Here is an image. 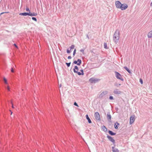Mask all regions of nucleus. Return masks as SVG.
<instances>
[{
    "label": "nucleus",
    "instance_id": "nucleus-35",
    "mask_svg": "<svg viewBox=\"0 0 152 152\" xmlns=\"http://www.w3.org/2000/svg\"><path fill=\"white\" fill-rule=\"evenodd\" d=\"M9 13V12H3L1 13L0 14V15H1L2 14H4V13Z\"/></svg>",
    "mask_w": 152,
    "mask_h": 152
},
{
    "label": "nucleus",
    "instance_id": "nucleus-19",
    "mask_svg": "<svg viewBox=\"0 0 152 152\" xmlns=\"http://www.w3.org/2000/svg\"><path fill=\"white\" fill-rule=\"evenodd\" d=\"M108 132L109 133V134L111 135H115V133H113V132L111 131H108Z\"/></svg>",
    "mask_w": 152,
    "mask_h": 152
},
{
    "label": "nucleus",
    "instance_id": "nucleus-23",
    "mask_svg": "<svg viewBox=\"0 0 152 152\" xmlns=\"http://www.w3.org/2000/svg\"><path fill=\"white\" fill-rule=\"evenodd\" d=\"M107 118L108 120H110L111 119V116L110 114H107Z\"/></svg>",
    "mask_w": 152,
    "mask_h": 152
},
{
    "label": "nucleus",
    "instance_id": "nucleus-16",
    "mask_svg": "<svg viewBox=\"0 0 152 152\" xmlns=\"http://www.w3.org/2000/svg\"><path fill=\"white\" fill-rule=\"evenodd\" d=\"M86 119L88 120V123H91V121L90 119V118H89V117H88V115H86Z\"/></svg>",
    "mask_w": 152,
    "mask_h": 152
},
{
    "label": "nucleus",
    "instance_id": "nucleus-18",
    "mask_svg": "<svg viewBox=\"0 0 152 152\" xmlns=\"http://www.w3.org/2000/svg\"><path fill=\"white\" fill-rule=\"evenodd\" d=\"M102 128L104 132L107 131V129L104 126H102Z\"/></svg>",
    "mask_w": 152,
    "mask_h": 152
},
{
    "label": "nucleus",
    "instance_id": "nucleus-7",
    "mask_svg": "<svg viewBox=\"0 0 152 152\" xmlns=\"http://www.w3.org/2000/svg\"><path fill=\"white\" fill-rule=\"evenodd\" d=\"M122 4L119 1H117L115 2V5L116 7L117 8L119 9Z\"/></svg>",
    "mask_w": 152,
    "mask_h": 152
},
{
    "label": "nucleus",
    "instance_id": "nucleus-40",
    "mask_svg": "<svg viewBox=\"0 0 152 152\" xmlns=\"http://www.w3.org/2000/svg\"><path fill=\"white\" fill-rule=\"evenodd\" d=\"M150 5H151V6L152 7V1Z\"/></svg>",
    "mask_w": 152,
    "mask_h": 152
},
{
    "label": "nucleus",
    "instance_id": "nucleus-12",
    "mask_svg": "<svg viewBox=\"0 0 152 152\" xmlns=\"http://www.w3.org/2000/svg\"><path fill=\"white\" fill-rule=\"evenodd\" d=\"M114 93L116 94H119L121 93V92L119 91L118 89H116L114 90Z\"/></svg>",
    "mask_w": 152,
    "mask_h": 152
},
{
    "label": "nucleus",
    "instance_id": "nucleus-24",
    "mask_svg": "<svg viewBox=\"0 0 152 152\" xmlns=\"http://www.w3.org/2000/svg\"><path fill=\"white\" fill-rule=\"evenodd\" d=\"M75 46L74 45H71V46L70 47V49H73L74 48Z\"/></svg>",
    "mask_w": 152,
    "mask_h": 152
},
{
    "label": "nucleus",
    "instance_id": "nucleus-5",
    "mask_svg": "<svg viewBox=\"0 0 152 152\" xmlns=\"http://www.w3.org/2000/svg\"><path fill=\"white\" fill-rule=\"evenodd\" d=\"M115 74L116 77L117 79H120L122 81L123 80V79L122 77V76L120 74L117 72H115Z\"/></svg>",
    "mask_w": 152,
    "mask_h": 152
},
{
    "label": "nucleus",
    "instance_id": "nucleus-41",
    "mask_svg": "<svg viewBox=\"0 0 152 152\" xmlns=\"http://www.w3.org/2000/svg\"><path fill=\"white\" fill-rule=\"evenodd\" d=\"M59 86H60V87L61 86V84H60V85H59Z\"/></svg>",
    "mask_w": 152,
    "mask_h": 152
},
{
    "label": "nucleus",
    "instance_id": "nucleus-13",
    "mask_svg": "<svg viewBox=\"0 0 152 152\" xmlns=\"http://www.w3.org/2000/svg\"><path fill=\"white\" fill-rule=\"evenodd\" d=\"M78 67L77 66H75V68L74 69V72L77 73V72H78Z\"/></svg>",
    "mask_w": 152,
    "mask_h": 152
},
{
    "label": "nucleus",
    "instance_id": "nucleus-2",
    "mask_svg": "<svg viewBox=\"0 0 152 152\" xmlns=\"http://www.w3.org/2000/svg\"><path fill=\"white\" fill-rule=\"evenodd\" d=\"M37 13H32L31 12H29L28 13H20L19 14L20 15H23L26 16L27 15H29L30 16H35L37 15Z\"/></svg>",
    "mask_w": 152,
    "mask_h": 152
},
{
    "label": "nucleus",
    "instance_id": "nucleus-14",
    "mask_svg": "<svg viewBox=\"0 0 152 152\" xmlns=\"http://www.w3.org/2000/svg\"><path fill=\"white\" fill-rule=\"evenodd\" d=\"M119 123H118V122H116L115 123V125H114V127L115 128L117 129L118 128V126H119Z\"/></svg>",
    "mask_w": 152,
    "mask_h": 152
},
{
    "label": "nucleus",
    "instance_id": "nucleus-3",
    "mask_svg": "<svg viewBox=\"0 0 152 152\" xmlns=\"http://www.w3.org/2000/svg\"><path fill=\"white\" fill-rule=\"evenodd\" d=\"M100 80L99 79L92 77L89 79V81L91 83H95Z\"/></svg>",
    "mask_w": 152,
    "mask_h": 152
},
{
    "label": "nucleus",
    "instance_id": "nucleus-34",
    "mask_svg": "<svg viewBox=\"0 0 152 152\" xmlns=\"http://www.w3.org/2000/svg\"><path fill=\"white\" fill-rule=\"evenodd\" d=\"M11 104H12V107L13 108H14V107L13 106V103L12 102H11Z\"/></svg>",
    "mask_w": 152,
    "mask_h": 152
},
{
    "label": "nucleus",
    "instance_id": "nucleus-21",
    "mask_svg": "<svg viewBox=\"0 0 152 152\" xmlns=\"http://www.w3.org/2000/svg\"><path fill=\"white\" fill-rule=\"evenodd\" d=\"M124 68L129 73H131V72L127 67L125 66Z\"/></svg>",
    "mask_w": 152,
    "mask_h": 152
},
{
    "label": "nucleus",
    "instance_id": "nucleus-17",
    "mask_svg": "<svg viewBox=\"0 0 152 152\" xmlns=\"http://www.w3.org/2000/svg\"><path fill=\"white\" fill-rule=\"evenodd\" d=\"M80 71L81 72V73H80V72H77L78 75H83L84 74L83 70V69H81V70Z\"/></svg>",
    "mask_w": 152,
    "mask_h": 152
},
{
    "label": "nucleus",
    "instance_id": "nucleus-4",
    "mask_svg": "<svg viewBox=\"0 0 152 152\" xmlns=\"http://www.w3.org/2000/svg\"><path fill=\"white\" fill-rule=\"evenodd\" d=\"M128 7V5L126 4H122L120 7V9L122 10H124L126 9Z\"/></svg>",
    "mask_w": 152,
    "mask_h": 152
},
{
    "label": "nucleus",
    "instance_id": "nucleus-26",
    "mask_svg": "<svg viewBox=\"0 0 152 152\" xmlns=\"http://www.w3.org/2000/svg\"><path fill=\"white\" fill-rule=\"evenodd\" d=\"M26 10L27 11H28V12H30V10L29 9V8H28V7H27L26 9Z\"/></svg>",
    "mask_w": 152,
    "mask_h": 152
},
{
    "label": "nucleus",
    "instance_id": "nucleus-30",
    "mask_svg": "<svg viewBox=\"0 0 152 152\" xmlns=\"http://www.w3.org/2000/svg\"><path fill=\"white\" fill-rule=\"evenodd\" d=\"M7 88L8 91H10V88L9 86H7Z\"/></svg>",
    "mask_w": 152,
    "mask_h": 152
},
{
    "label": "nucleus",
    "instance_id": "nucleus-42",
    "mask_svg": "<svg viewBox=\"0 0 152 152\" xmlns=\"http://www.w3.org/2000/svg\"><path fill=\"white\" fill-rule=\"evenodd\" d=\"M105 93L107 94V91H105Z\"/></svg>",
    "mask_w": 152,
    "mask_h": 152
},
{
    "label": "nucleus",
    "instance_id": "nucleus-22",
    "mask_svg": "<svg viewBox=\"0 0 152 152\" xmlns=\"http://www.w3.org/2000/svg\"><path fill=\"white\" fill-rule=\"evenodd\" d=\"M104 47L105 49H108V47H107V44L106 43H104Z\"/></svg>",
    "mask_w": 152,
    "mask_h": 152
},
{
    "label": "nucleus",
    "instance_id": "nucleus-31",
    "mask_svg": "<svg viewBox=\"0 0 152 152\" xmlns=\"http://www.w3.org/2000/svg\"><path fill=\"white\" fill-rule=\"evenodd\" d=\"M71 52L70 50H69L68 49L67 50V53H69Z\"/></svg>",
    "mask_w": 152,
    "mask_h": 152
},
{
    "label": "nucleus",
    "instance_id": "nucleus-6",
    "mask_svg": "<svg viewBox=\"0 0 152 152\" xmlns=\"http://www.w3.org/2000/svg\"><path fill=\"white\" fill-rule=\"evenodd\" d=\"M94 117L96 119L99 121L100 120V118L99 113L98 112H96L94 114Z\"/></svg>",
    "mask_w": 152,
    "mask_h": 152
},
{
    "label": "nucleus",
    "instance_id": "nucleus-29",
    "mask_svg": "<svg viewBox=\"0 0 152 152\" xmlns=\"http://www.w3.org/2000/svg\"><path fill=\"white\" fill-rule=\"evenodd\" d=\"M76 49H74V52H73V55L74 56L75 55V54L76 53Z\"/></svg>",
    "mask_w": 152,
    "mask_h": 152
},
{
    "label": "nucleus",
    "instance_id": "nucleus-37",
    "mask_svg": "<svg viewBox=\"0 0 152 152\" xmlns=\"http://www.w3.org/2000/svg\"><path fill=\"white\" fill-rule=\"evenodd\" d=\"M72 57L70 56H69L68 57V59H71V58Z\"/></svg>",
    "mask_w": 152,
    "mask_h": 152
},
{
    "label": "nucleus",
    "instance_id": "nucleus-9",
    "mask_svg": "<svg viewBox=\"0 0 152 152\" xmlns=\"http://www.w3.org/2000/svg\"><path fill=\"white\" fill-rule=\"evenodd\" d=\"M75 64H77L78 65H80L81 63V61L80 59L77 60V61H74Z\"/></svg>",
    "mask_w": 152,
    "mask_h": 152
},
{
    "label": "nucleus",
    "instance_id": "nucleus-25",
    "mask_svg": "<svg viewBox=\"0 0 152 152\" xmlns=\"http://www.w3.org/2000/svg\"><path fill=\"white\" fill-rule=\"evenodd\" d=\"M140 82L142 84H143V81L142 79H140Z\"/></svg>",
    "mask_w": 152,
    "mask_h": 152
},
{
    "label": "nucleus",
    "instance_id": "nucleus-39",
    "mask_svg": "<svg viewBox=\"0 0 152 152\" xmlns=\"http://www.w3.org/2000/svg\"><path fill=\"white\" fill-rule=\"evenodd\" d=\"M10 112L11 115H12V111L10 110Z\"/></svg>",
    "mask_w": 152,
    "mask_h": 152
},
{
    "label": "nucleus",
    "instance_id": "nucleus-15",
    "mask_svg": "<svg viewBox=\"0 0 152 152\" xmlns=\"http://www.w3.org/2000/svg\"><path fill=\"white\" fill-rule=\"evenodd\" d=\"M112 149V151L113 152H119V151L117 148H115L114 147H113Z\"/></svg>",
    "mask_w": 152,
    "mask_h": 152
},
{
    "label": "nucleus",
    "instance_id": "nucleus-10",
    "mask_svg": "<svg viewBox=\"0 0 152 152\" xmlns=\"http://www.w3.org/2000/svg\"><path fill=\"white\" fill-rule=\"evenodd\" d=\"M107 137L108 139L111 142H113V143H115V141L112 137L108 135L107 136Z\"/></svg>",
    "mask_w": 152,
    "mask_h": 152
},
{
    "label": "nucleus",
    "instance_id": "nucleus-38",
    "mask_svg": "<svg viewBox=\"0 0 152 152\" xmlns=\"http://www.w3.org/2000/svg\"><path fill=\"white\" fill-rule=\"evenodd\" d=\"M14 45L16 48H18L17 46L15 44H14Z\"/></svg>",
    "mask_w": 152,
    "mask_h": 152
},
{
    "label": "nucleus",
    "instance_id": "nucleus-33",
    "mask_svg": "<svg viewBox=\"0 0 152 152\" xmlns=\"http://www.w3.org/2000/svg\"><path fill=\"white\" fill-rule=\"evenodd\" d=\"M11 71L12 72H14V70L13 68H12L11 69Z\"/></svg>",
    "mask_w": 152,
    "mask_h": 152
},
{
    "label": "nucleus",
    "instance_id": "nucleus-32",
    "mask_svg": "<svg viewBox=\"0 0 152 152\" xmlns=\"http://www.w3.org/2000/svg\"><path fill=\"white\" fill-rule=\"evenodd\" d=\"M74 105L77 106V107H78V104H77L76 102H75L74 103Z\"/></svg>",
    "mask_w": 152,
    "mask_h": 152
},
{
    "label": "nucleus",
    "instance_id": "nucleus-8",
    "mask_svg": "<svg viewBox=\"0 0 152 152\" xmlns=\"http://www.w3.org/2000/svg\"><path fill=\"white\" fill-rule=\"evenodd\" d=\"M135 116L134 115H133L130 117V124H133L135 121Z\"/></svg>",
    "mask_w": 152,
    "mask_h": 152
},
{
    "label": "nucleus",
    "instance_id": "nucleus-1",
    "mask_svg": "<svg viewBox=\"0 0 152 152\" xmlns=\"http://www.w3.org/2000/svg\"><path fill=\"white\" fill-rule=\"evenodd\" d=\"M120 37V32L118 30L115 31L114 34L113 40L115 43L118 42Z\"/></svg>",
    "mask_w": 152,
    "mask_h": 152
},
{
    "label": "nucleus",
    "instance_id": "nucleus-20",
    "mask_svg": "<svg viewBox=\"0 0 152 152\" xmlns=\"http://www.w3.org/2000/svg\"><path fill=\"white\" fill-rule=\"evenodd\" d=\"M3 80L4 81V83L6 84H8V82H7V80L5 77H4Z\"/></svg>",
    "mask_w": 152,
    "mask_h": 152
},
{
    "label": "nucleus",
    "instance_id": "nucleus-11",
    "mask_svg": "<svg viewBox=\"0 0 152 152\" xmlns=\"http://www.w3.org/2000/svg\"><path fill=\"white\" fill-rule=\"evenodd\" d=\"M147 37L148 38H152V30L148 33L147 34Z\"/></svg>",
    "mask_w": 152,
    "mask_h": 152
},
{
    "label": "nucleus",
    "instance_id": "nucleus-27",
    "mask_svg": "<svg viewBox=\"0 0 152 152\" xmlns=\"http://www.w3.org/2000/svg\"><path fill=\"white\" fill-rule=\"evenodd\" d=\"M32 19L34 20L35 21H37V19H36V18H34V17H32Z\"/></svg>",
    "mask_w": 152,
    "mask_h": 152
},
{
    "label": "nucleus",
    "instance_id": "nucleus-36",
    "mask_svg": "<svg viewBox=\"0 0 152 152\" xmlns=\"http://www.w3.org/2000/svg\"><path fill=\"white\" fill-rule=\"evenodd\" d=\"M110 99H113V97L112 96H110Z\"/></svg>",
    "mask_w": 152,
    "mask_h": 152
},
{
    "label": "nucleus",
    "instance_id": "nucleus-28",
    "mask_svg": "<svg viewBox=\"0 0 152 152\" xmlns=\"http://www.w3.org/2000/svg\"><path fill=\"white\" fill-rule=\"evenodd\" d=\"M66 65H67V66L68 67H69L70 66V63H66Z\"/></svg>",
    "mask_w": 152,
    "mask_h": 152
}]
</instances>
